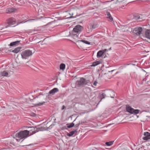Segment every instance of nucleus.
<instances>
[{
  "mask_svg": "<svg viewBox=\"0 0 150 150\" xmlns=\"http://www.w3.org/2000/svg\"><path fill=\"white\" fill-rule=\"evenodd\" d=\"M65 64H64L62 63L60 65L59 68L60 69L64 70L65 68Z\"/></svg>",
  "mask_w": 150,
  "mask_h": 150,
  "instance_id": "obj_24",
  "label": "nucleus"
},
{
  "mask_svg": "<svg viewBox=\"0 0 150 150\" xmlns=\"http://www.w3.org/2000/svg\"><path fill=\"white\" fill-rule=\"evenodd\" d=\"M125 0H117V1L118 2H121L122 1H125Z\"/></svg>",
  "mask_w": 150,
  "mask_h": 150,
  "instance_id": "obj_42",
  "label": "nucleus"
},
{
  "mask_svg": "<svg viewBox=\"0 0 150 150\" xmlns=\"http://www.w3.org/2000/svg\"><path fill=\"white\" fill-rule=\"evenodd\" d=\"M30 133L31 134H35L36 132H37L39 130H41V128L40 127L38 128H38L36 127H30Z\"/></svg>",
  "mask_w": 150,
  "mask_h": 150,
  "instance_id": "obj_9",
  "label": "nucleus"
},
{
  "mask_svg": "<svg viewBox=\"0 0 150 150\" xmlns=\"http://www.w3.org/2000/svg\"><path fill=\"white\" fill-rule=\"evenodd\" d=\"M36 98H37L38 99V100L40 101L42 100V99L43 98V96L42 95H40L38 96H37Z\"/></svg>",
  "mask_w": 150,
  "mask_h": 150,
  "instance_id": "obj_30",
  "label": "nucleus"
},
{
  "mask_svg": "<svg viewBox=\"0 0 150 150\" xmlns=\"http://www.w3.org/2000/svg\"><path fill=\"white\" fill-rule=\"evenodd\" d=\"M33 54L31 51L29 50H26L22 52L21 53L22 58L23 59H27Z\"/></svg>",
  "mask_w": 150,
  "mask_h": 150,
  "instance_id": "obj_3",
  "label": "nucleus"
},
{
  "mask_svg": "<svg viewBox=\"0 0 150 150\" xmlns=\"http://www.w3.org/2000/svg\"><path fill=\"white\" fill-rule=\"evenodd\" d=\"M95 149H98H98H101V148L100 147H93V150H94Z\"/></svg>",
  "mask_w": 150,
  "mask_h": 150,
  "instance_id": "obj_34",
  "label": "nucleus"
},
{
  "mask_svg": "<svg viewBox=\"0 0 150 150\" xmlns=\"http://www.w3.org/2000/svg\"><path fill=\"white\" fill-rule=\"evenodd\" d=\"M107 18H109L110 19V21H112L113 20L111 16V15L108 17Z\"/></svg>",
  "mask_w": 150,
  "mask_h": 150,
  "instance_id": "obj_32",
  "label": "nucleus"
},
{
  "mask_svg": "<svg viewBox=\"0 0 150 150\" xmlns=\"http://www.w3.org/2000/svg\"><path fill=\"white\" fill-rule=\"evenodd\" d=\"M113 93V92L112 91H109V93Z\"/></svg>",
  "mask_w": 150,
  "mask_h": 150,
  "instance_id": "obj_43",
  "label": "nucleus"
},
{
  "mask_svg": "<svg viewBox=\"0 0 150 150\" xmlns=\"http://www.w3.org/2000/svg\"><path fill=\"white\" fill-rule=\"evenodd\" d=\"M144 135L145 137H143V140H147L150 139V133L146 132L144 133Z\"/></svg>",
  "mask_w": 150,
  "mask_h": 150,
  "instance_id": "obj_10",
  "label": "nucleus"
},
{
  "mask_svg": "<svg viewBox=\"0 0 150 150\" xmlns=\"http://www.w3.org/2000/svg\"><path fill=\"white\" fill-rule=\"evenodd\" d=\"M29 132L27 130L21 131L16 134V137L18 138H20V139L23 138H25L27 137L28 135Z\"/></svg>",
  "mask_w": 150,
  "mask_h": 150,
  "instance_id": "obj_2",
  "label": "nucleus"
},
{
  "mask_svg": "<svg viewBox=\"0 0 150 150\" xmlns=\"http://www.w3.org/2000/svg\"><path fill=\"white\" fill-rule=\"evenodd\" d=\"M106 95L105 94L103 93L100 96V97L101 98V100H100V101L103 98H105V96Z\"/></svg>",
  "mask_w": 150,
  "mask_h": 150,
  "instance_id": "obj_28",
  "label": "nucleus"
},
{
  "mask_svg": "<svg viewBox=\"0 0 150 150\" xmlns=\"http://www.w3.org/2000/svg\"><path fill=\"white\" fill-rule=\"evenodd\" d=\"M141 14H139L135 13L133 15V18L136 20H138L139 18H140V16Z\"/></svg>",
  "mask_w": 150,
  "mask_h": 150,
  "instance_id": "obj_16",
  "label": "nucleus"
},
{
  "mask_svg": "<svg viewBox=\"0 0 150 150\" xmlns=\"http://www.w3.org/2000/svg\"><path fill=\"white\" fill-rule=\"evenodd\" d=\"M21 48V47H17L14 50H13L12 51V52H13L14 53H18L19 51H20V49Z\"/></svg>",
  "mask_w": 150,
  "mask_h": 150,
  "instance_id": "obj_21",
  "label": "nucleus"
},
{
  "mask_svg": "<svg viewBox=\"0 0 150 150\" xmlns=\"http://www.w3.org/2000/svg\"><path fill=\"white\" fill-rule=\"evenodd\" d=\"M1 75L4 76H8V73L6 71H3L0 73Z\"/></svg>",
  "mask_w": 150,
  "mask_h": 150,
  "instance_id": "obj_19",
  "label": "nucleus"
},
{
  "mask_svg": "<svg viewBox=\"0 0 150 150\" xmlns=\"http://www.w3.org/2000/svg\"><path fill=\"white\" fill-rule=\"evenodd\" d=\"M70 35L73 38L75 41L77 42H80V40H78L79 38V34L70 32Z\"/></svg>",
  "mask_w": 150,
  "mask_h": 150,
  "instance_id": "obj_6",
  "label": "nucleus"
},
{
  "mask_svg": "<svg viewBox=\"0 0 150 150\" xmlns=\"http://www.w3.org/2000/svg\"><path fill=\"white\" fill-rule=\"evenodd\" d=\"M114 141H110L108 142H106L105 144L107 146H110L112 145Z\"/></svg>",
  "mask_w": 150,
  "mask_h": 150,
  "instance_id": "obj_22",
  "label": "nucleus"
},
{
  "mask_svg": "<svg viewBox=\"0 0 150 150\" xmlns=\"http://www.w3.org/2000/svg\"><path fill=\"white\" fill-rule=\"evenodd\" d=\"M139 149H140V148H139L138 149V150H139Z\"/></svg>",
  "mask_w": 150,
  "mask_h": 150,
  "instance_id": "obj_47",
  "label": "nucleus"
},
{
  "mask_svg": "<svg viewBox=\"0 0 150 150\" xmlns=\"http://www.w3.org/2000/svg\"><path fill=\"white\" fill-rule=\"evenodd\" d=\"M91 25V26L93 29H95L98 27V25L97 24H93V25Z\"/></svg>",
  "mask_w": 150,
  "mask_h": 150,
  "instance_id": "obj_27",
  "label": "nucleus"
},
{
  "mask_svg": "<svg viewBox=\"0 0 150 150\" xmlns=\"http://www.w3.org/2000/svg\"><path fill=\"white\" fill-rule=\"evenodd\" d=\"M103 54V52L102 50L99 51L97 53V57L98 58L100 57Z\"/></svg>",
  "mask_w": 150,
  "mask_h": 150,
  "instance_id": "obj_18",
  "label": "nucleus"
},
{
  "mask_svg": "<svg viewBox=\"0 0 150 150\" xmlns=\"http://www.w3.org/2000/svg\"><path fill=\"white\" fill-rule=\"evenodd\" d=\"M131 24H130V23H129V24H127V26H128V27L129 28H130V26H131Z\"/></svg>",
  "mask_w": 150,
  "mask_h": 150,
  "instance_id": "obj_40",
  "label": "nucleus"
},
{
  "mask_svg": "<svg viewBox=\"0 0 150 150\" xmlns=\"http://www.w3.org/2000/svg\"><path fill=\"white\" fill-rule=\"evenodd\" d=\"M25 0H18V1L20 2L21 4H23L25 3Z\"/></svg>",
  "mask_w": 150,
  "mask_h": 150,
  "instance_id": "obj_31",
  "label": "nucleus"
},
{
  "mask_svg": "<svg viewBox=\"0 0 150 150\" xmlns=\"http://www.w3.org/2000/svg\"><path fill=\"white\" fill-rule=\"evenodd\" d=\"M140 18L138 20H139V21H142L145 19V18H144V17L143 16V15H141L140 16Z\"/></svg>",
  "mask_w": 150,
  "mask_h": 150,
  "instance_id": "obj_25",
  "label": "nucleus"
},
{
  "mask_svg": "<svg viewBox=\"0 0 150 150\" xmlns=\"http://www.w3.org/2000/svg\"><path fill=\"white\" fill-rule=\"evenodd\" d=\"M86 30L88 33H89L90 32H91L92 30V26H91V25L90 24L89 26H88L86 29Z\"/></svg>",
  "mask_w": 150,
  "mask_h": 150,
  "instance_id": "obj_17",
  "label": "nucleus"
},
{
  "mask_svg": "<svg viewBox=\"0 0 150 150\" xmlns=\"http://www.w3.org/2000/svg\"><path fill=\"white\" fill-rule=\"evenodd\" d=\"M113 71V70H112V71Z\"/></svg>",
  "mask_w": 150,
  "mask_h": 150,
  "instance_id": "obj_49",
  "label": "nucleus"
},
{
  "mask_svg": "<svg viewBox=\"0 0 150 150\" xmlns=\"http://www.w3.org/2000/svg\"><path fill=\"white\" fill-rule=\"evenodd\" d=\"M66 108V107L64 105H63L62 107V108L61 109L63 110V109H64L65 108Z\"/></svg>",
  "mask_w": 150,
  "mask_h": 150,
  "instance_id": "obj_39",
  "label": "nucleus"
},
{
  "mask_svg": "<svg viewBox=\"0 0 150 150\" xmlns=\"http://www.w3.org/2000/svg\"><path fill=\"white\" fill-rule=\"evenodd\" d=\"M59 91V89L57 88H54L53 89L50 91L49 92V93L52 95L54 94L55 93Z\"/></svg>",
  "mask_w": 150,
  "mask_h": 150,
  "instance_id": "obj_12",
  "label": "nucleus"
},
{
  "mask_svg": "<svg viewBox=\"0 0 150 150\" xmlns=\"http://www.w3.org/2000/svg\"><path fill=\"white\" fill-rule=\"evenodd\" d=\"M110 97L112 98H114V97H112L111 96H110Z\"/></svg>",
  "mask_w": 150,
  "mask_h": 150,
  "instance_id": "obj_44",
  "label": "nucleus"
},
{
  "mask_svg": "<svg viewBox=\"0 0 150 150\" xmlns=\"http://www.w3.org/2000/svg\"><path fill=\"white\" fill-rule=\"evenodd\" d=\"M2 149H0V150H1Z\"/></svg>",
  "mask_w": 150,
  "mask_h": 150,
  "instance_id": "obj_48",
  "label": "nucleus"
},
{
  "mask_svg": "<svg viewBox=\"0 0 150 150\" xmlns=\"http://www.w3.org/2000/svg\"><path fill=\"white\" fill-rule=\"evenodd\" d=\"M91 83V82L88 80H86L83 77L81 78L79 80L77 81L76 84L78 87H83L84 85H88Z\"/></svg>",
  "mask_w": 150,
  "mask_h": 150,
  "instance_id": "obj_1",
  "label": "nucleus"
},
{
  "mask_svg": "<svg viewBox=\"0 0 150 150\" xmlns=\"http://www.w3.org/2000/svg\"><path fill=\"white\" fill-rule=\"evenodd\" d=\"M142 31V27H139L135 28L133 30V32L137 35H140Z\"/></svg>",
  "mask_w": 150,
  "mask_h": 150,
  "instance_id": "obj_7",
  "label": "nucleus"
},
{
  "mask_svg": "<svg viewBox=\"0 0 150 150\" xmlns=\"http://www.w3.org/2000/svg\"><path fill=\"white\" fill-rule=\"evenodd\" d=\"M111 47L109 49V50H110L111 49Z\"/></svg>",
  "mask_w": 150,
  "mask_h": 150,
  "instance_id": "obj_45",
  "label": "nucleus"
},
{
  "mask_svg": "<svg viewBox=\"0 0 150 150\" xmlns=\"http://www.w3.org/2000/svg\"><path fill=\"white\" fill-rule=\"evenodd\" d=\"M98 83V82L96 81H94L93 83V85H94L95 86H96L97 85V84Z\"/></svg>",
  "mask_w": 150,
  "mask_h": 150,
  "instance_id": "obj_37",
  "label": "nucleus"
},
{
  "mask_svg": "<svg viewBox=\"0 0 150 150\" xmlns=\"http://www.w3.org/2000/svg\"><path fill=\"white\" fill-rule=\"evenodd\" d=\"M15 21L14 18H9L7 20V24L8 25L6 26V28L10 26V25H13L15 24Z\"/></svg>",
  "mask_w": 150,
  "mask_h": 150,
  "instance_id": "obj_8",
  "label": "nucleus"
},
{
  "mask_svg": "<svg viewBox=\"0 0 150 150\" xmlns=\"http://www.w3.org/2000/svg\"><path fill=\"white\" fill-rule=\"evenodd\" d=\"M145 35L146 38L150 39V29H147L146 30Z\"/></svg>",
  "mask_w": 150,
  "mask_h": 150,
  "instance_id": "obj_13",
  "label": "nucleus"
},
{
  "mask_svg": "<svg viewBox=\"0 0 150 150\" xmlns=\"http://www.w3.org/2000/svg\"><path fill=\"white\" fill-rule=\"evenodd\" d=\"M45 103V102L43 101L42 102H39L38 103H35V106H38L42 105L43 104Z\"/></svg>",
  "mask_w": 150,
  "mask_h": 150,
  "instance_id": "obj_26",
  "label": "nucleus"
},
{
  "mask_svg": "<svg viewBox=\"0 0 150 150\" xmlns=\"http://www.w3.org/2000/svg\"><path fill=\"white\" fill-rule=\"evenodd\" d=\"M18 140H19V139H17V140L18 141ZM18 141H19V140H18Z\"/></svg>",
  "mask_w": 150,
  "mask_h": 150,
  "instance_id": "obj_46",
  "label": "nucleus"
},
{
  "mask_svg": "<svg viewBox=\"0 0 150 150\" xmlns=\"http://www.w3.org/2000/svg\"><path fill=\"white\" fill-rule=\"evenodd\" d=\"M76 132V130L72 131L69 133H67V135L69 137L71 136L74 134Z\"/></svg>",
  "mask_w": 150,
  "mask_h": 150,
  "instance_id": "obj_20",
  "label": "nucleus"
},
{
  "mask_svg": "<svg viewBox=\"0 0 150 150\" xmlns=\"http://www.w3.org/2000/svg\"><path fill=\"white\" fill-rule=\"evenodd\" d=\"M80 122H79L78 123L75 125V126L76 127H78L79 126V125H80Z\"/></svg>",
  "mask_w": 150,
  "mask_h": 150,
  "instance_id": "obj_36",
  "label": "nucleus"
},
{
  "mask_svg": "<svg viewBox=\"0 0 150 150\" xmlns=\"http://www.w3.org/2000/svg\"><path fill=\"white\" fill-rule=\"evenodd\" d=\"M16 9L15 8H7L6 10V13H11L12 12H14L15 11Z\"/></svg>",
  "mask_w": 150,
  "mask_h": 150,
  "instance_id": "obj_11",
  "label": "nucleus"
},
{
  "mask_svg": "<svg viewBox=\"0 0 150 150\" xmlns=\"http://www.w3.org/2000/svg\"><path fill=\"white\" fill-rule=\"evenodd\" d=\"M75 17H76L75 16H73V14L72 13V15L71 16H70L69 18H74Z\"/></svg>",
  "mask_w": 150,
  "mask_h": 150,
  "instance_id": "obj_38",
  "label": "nucleus"
},
{
  "mask_svg": "<svg viewBox=\"0 0 150 150\" xmlns=\"http://www.w3.org/2000/svg\"><path fill=\"white\" fill-rule=\"evenodd\" d=\"M126 111L131 114H137L140 111L138 109H134L129 105H127L126 106Z\"/></svg>",
  "mask_w": 150,
  "mask_h": 150,
  "instance_id": "obj_4",
  "label": "nucleus"
},
{
  "mask_svg": "<svg viewBox=\"0 0 150 150\" xmlns=\"http://www.w3.org/2000/svg\"><path fill=\"white\" fill-rule=\"evenodd\" d=\"M106 14L107 15V18L108 17V16H110L111 15L110 13L109 12L107 11L106 12Z\"/></svg>",
  "mask_w": 150,
  "mask_h": 150,
  "instance_id": "obj_35",
  "label": "nucleus"
},
{
  "mask_svg": "<svg viewBox=\"0 0 150 150\" xmlns=\"http://www.w3.org/2000/svg\"><path fill=\"white\" fill-rule=\"evenodd\" d=\"M20 40L19 41H16L12 42H11L9 44V45L10 46H12L14 45H18L19 44L20 42Z\"/></svg>",
  "mask_w": 150,
  "mask_h": 150,
  "instance_id": "obj_14",
  "label": "nucleus"
},
{
  "mask_svg": "<svg viewBox=\"0 0 150 150\" xmlns=\"http://www.w3.org/2000/svg\"><path fill=\"white\" fill-rule=\"evenodd\" d=\"M66 125H67V127L69 128L74 126V124L73 123H71L70 124H67Z\"/></svg>",
  "mask_w": 150,
  "mask_h": 150,
  "instance_id": "obj_23",
  "label": "nucleus"
},
{
  "mask_svg": "<svg viewBox=\"0 0 150 150\" xmlns=\"http://www.w3.org/2000/svg\"><path fill=\"white\" fill-rule=\"evenodd\" d=\"M30 115L33 117H35L36 116V114L34 112H32L30 114Z\"/></svg>",
  "mask_w": 150,
  "mask_h": 150,
  "instance_id": "obj_33",
  "label": "nucleus"
},
{
  "mask_svg": "<svg viewBox=\"0 0 150 150\" xmlns=\"http://www.w3.org/2000/svg\"><path fill=\"white\" fill-rule=\"evenodd\" d=\"M83 29V27L80 25H77L73 28L71 32L79 34L80 33Z\"/></svg>",
  "mask_w": 150,
  "mask_h": 150,
  "instance_id": "obj_5",
  "label": "nucleus"
},
{
  "mask_svg": "<svg viewBox=\"0 0 150 150\" xmlns=\"http://www.w3.org/2000/svg\"><path fill=\"white\" fill-rule=\"evenodd\" d=\"M103 52V53H104V52H106L107 51V49H105L103 50H102Z\"/></svg>",
  "mask_w": 150,
  "mask_h": 150,
  "instance_id": "obj_41",
  "label": "nucleus"
},
{
  "mask_svg": "<svg viewBox=\"0 0 150 150\" xmlns=\"http://www.w3.org/2000/svg\"><path fill=\"white\" fill-rule=\"evenodd\" d=\"M80 42H83V43H84L86 44H87L89 45L90 44V42H88L86 40H80Z\"/></svg>",
  "mask_w": 150,
  "mask_h": 150,
  "instance_id": "obj_29",
  "label": "nucleus"
},
{
  "mask_svg": "<svg viewBox=\"0 0 150 150\" xmlns=\"http://www.w3.org/2000/svg\"><path fill=\"white\" fill-rule=\"evenodd\" d=\"M101 63V62L100 60L96 61L93 62L92 64L91 65V67H95Z\"/></svg>",
  "mask_w": 150,
  "mask_h": 150,
  "instance_id": "obj_15",
  "label": "nucleus"
}]
</instances>
